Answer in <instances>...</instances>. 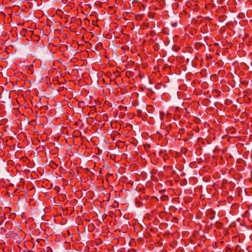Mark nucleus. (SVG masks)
<instances>
[{
    "instance_id": "obj_7",
    "label": "nucleus",
    "mask_w": 252,
    "mask_h": 252,
    "mask_svg": "<svg viewBox=\"0 0 252 252\" xmlns=\"http://www.w3.org/2000/svg\"><path fill=\"white\" fill-rule=\"evenodd\" d=\"M149 35L151 36H154L156 35V32L154 31H150L149 32Z\"/></svg>"
},
{
    "instance_id": "obj_10",
    "label": "nucleus",
    "mask_w": 252,
    "mask_h": 252,
    "mask_svg": "<svg viewBox=\"0 0 252 252\" xmlns=\"http://www.w3.org/2000/svg\"><path fill=\"white\" fill-rule=\"evenodd\" d=\"M52 252V250L50 247H47L46 248V252Z\"/></svg>"
},
{
    "instance_id": "obj_2",
    "label": "nucleus",
    "mask_w": 252,
    "mask_h": 252,
    "mask_svg": "<svg viewBox=\"0 0 252 252\" xmlns=\"http://www.w3.org/2000/svg\"><path fill=\"white\" fill-rule=\"evenodd\" d=\"M149 195H146L144 193H141L139 195V198L140 199H145V200H148V199L149 198Z\"/></svg>"
},
{
    "instance_id": "obj_12",
    "label": "nucleus",
    "mask_w": 252,
    "mask_h": 252,
    "mask_svg": "<svg viewBox=\"0 0 252 252\" xmlns=\"http://www.w3.org/2000/svg\"><path fill=\"white\" fill-rule=\"evenodd\" d=\"M180 130L181 132L183 133L185 131V129H180Z\"/></svg>"
},
{
    "instance_id": "obj_6",
    "label": "nucleus",
    "mask_w": 252,
    "mask_h": 252,
    "mask_svg": "<svg viewBox=\"0 0 252 252\" xmlns=\"http://www.w3.org/2000/svg\"><path fill=\"white\" fill-rule=\"evenodd\" d=\"M164 115L165 114L163 112H160V118L161 120L164 119Z\"/></svg>"
},
{
    "instance_id": "obj_14",
    "label": "nucleus",
    "mask_w": 252,
    "mask_h": 252,
    "mask_svg": "<svg viewBox=\"0 0 252 252\" xmlns=\"http://www.w3.org/2000/svg\"><path fill=\"white\" fill-rule=\"evenodd\" d=\"M174 219H175V221H176V220H178V219L176 218H174Z\"/></svg>"
},
{
    "instance_id": "obj_13",
    "label": "nucleus",
    "mask_w": 252,
    "mask_h": 252,
    "mask_svg": "<svg viewBox=\"0 0 252 252\" xmlns=\"http://www.w3.org/2000/svg\"><path fill=\"white\" fill-rule=\"evenodd\" d=\"M52 163H53V164H54L56 167H57V166H58V165H57L56 163H54V162L52 161Z\"/></svg>"
},
{
    "instance_id": "obj_1",
    "label": "nucleus",
    "mask_w": 252,
    "mask_h": 252,
    "mask_svg": "<svg viewBox=\"0 0 252 252\" xmlns=\"http://www.w3.org/2000/svg\"><path fill=\"white\" fill-rule=\"evenodd\" d=\"M207 216L210 220H213L215 217V213L214 211L209 210L207 213Z\"/></svg>"
},
{
    "instance_id": "obj_9",
    "label": "nucleus",
    "mask_w": 252,
    "mask_h": 252,
    "mask_svg": "<svg viewBox=\"0 0 252 252\" xmlns=\"http://www.w3.org/2000/svg\"><path fill=\"white\" fill-rule=\"evenodd\" d=\"M157 172H158V170L155 169H153L151 172V174H156L157 173Z\"/></svg>"
},
{
    "instance_id": "obj_8",
    "label": "nucleus",
    "mask_w": 252,
    "mask_h": 252,
    "mask_svg": "<svg viewBox=\"0 0 252 252\" xmlns=\"http://www.w3.org/2000/svg\"><path fill=\"white\" fill-rule=\"evenodd\" d=\"M173 49L175 51L177 52L180 48L178 46H173Z\"/></svg>"
},
{
    "instance_id": "obj_4",
    "label": "nucleus",
    "mask_w": 252,
    "mask_h": 252,
    "mask_svg": "<svg viewBox=\"0 0 252 252\" xmlns=\"http://www.w3.org/2000/svg\"><path fill=\"white\" fill-rule=\"evenodd\" d=\"M142 114V111L141 110H138L136 112V115L139 117H141Z\"/></svg>"
},
{
    "instance_id": "obj_3",
    "label": "nucleus",
    "mask_w": 252,
    "mask_h": 252,
    "mask_svg": "<svg viewBox=\"0 0 252 252\" xmlns=\"http://www.w3.org/2000/svg\"><path fill=\"white\" fill-rule=\"evenodd\" d=\"M168 199H169V197H168V196H167L166 195H162L160 197V199L161 201H165V200H168Z\"/></svg>"
},
{
    "instance_id": "obj_11",
    "label": "nucleus",
    "mask_w": 252,
    "mask_h": 252,
    "mask_svg": "<svg viewBox=\"0 0 252 252\" xmlns=\"http://www.w3.org/2000/svg\"><path fill=\"white\" fill-rule=\"evenodd\" d=\"M177 25H178V23L177 22L171 23V26L173 27H176L177 26Z\"/></svg>"
},
{
    "instance_id": "obj_5",
    "label": "nucleus",
    "mask_w": 252,
    "mask_h": 252,
    "mask_svg": "<svg viewBox=\"0 0 252 252\" xmlns=\"http://www.w3.org/2000/svg\"><path fill=\"white\" fill-rule=\"evenodd\" d=\"M135 203L137 204L138 207H140L141 205H143V203L140 201H138L137 199L136 200Z\"/></svg>"
},
{
    "instance_id": "obj_15",
    "label": "nucleus",
    "mask_w": 252,
    "mask_h": 252,
    "mask_svg": "<svg viewBox=\"0 0 252 252\" xmlns=\"http://www.w3.org/2000/svg\"><path fill=\"white\" fill-rule=\"evenodd\" d=\"M174 219H175V221H176V220H178V219L176 218H174Z\"/></svg>"
}]
</instances>
